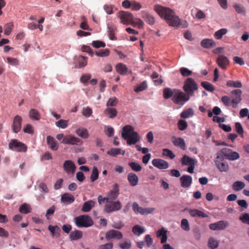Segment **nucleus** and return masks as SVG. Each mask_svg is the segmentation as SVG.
I'll return each mask as SVG.
<instances>
[{
  "label": "nucleus",
  "mask_w": 249,
  "mask_h": 249,
  "mask_svg": "<svg viewBox=\"0 0 249 249\" xmlns=\"http://www.w3.org/2000/svg\"><path fill=\"white\" fill-rule=\"evenodd\" d=\"M154 10L161 18L165 20L169 26L184 28L188 27L187 21L181 20L173 10L159 5H155Z\"/></svg>",
  "instance_id": "obj_1"
},
{
  "label": "nucleus",
  "mask_w": 249,
  "mask_h": 249,
  "mask_svg": "<svg viewBox=\"0 0 249 249\" xmlns=\"http://www.w3.org/2000/svg\"><path fill=\"white\" fill-rule=\"evenodd\" d=\"M198 89L197 84L192 78H187L184 81L183 89L190 97L193 96Z\"/></svg>",
  "instance_id": "obj_2"
},
{
  "label": "nucleus",
  "mask_w": 249,
  "mask_h": 249,
  "mask_svg": "<svg viewBox=\"0 0 249 249\" xmlns=\"http://www.w3.org/2000/svg\"><path fill=\"white\" fill-rule=\"evenodd\" d=\"M73 220L78 228H88L92 226L94 224L91 217L86 214L75 217Z\"/></svg>",
  "instance_id": "obj_3"
},
{
  "label": "nucleus",
  "mask_w": 249,
  "mask_h": 249,
  "mask_svg": "<svg viewBox=\"0 0 249 249\" xmlns=\"http://www.w3.org/2000/svg\"><path fill=\"white\" fill-rule=\"evenodd\" d=\"M190 98V97L186 92L178 89H175V95L172 100L175 104L182 106L188 101Z\"/></svg>",
  "instance_id": "obj_4"
},
{
  "label": "nucleus",
  "mask_w": 249,
  "mask_h": 249,
  "mask_svg": "<svg viewBox=\"0 0 249 249\" xmlns=\"http://www.w3.org/2000/svg\"><path fill=\"white\" fill-rule=\"evenodd\" d=\"M225 159L220 152L216 154V157L214 160V162L217 168L220 172H227L229 169V165L225 160Z\"/></svg>",
  "instance_id": "obj_5"
},
{
  "label": "nucleus",
  "mask_w": 249,
  "mask_h": 249,
  "mask_svg": "<svg viewBox=\"0 0 249 249\" xmlns=\"http://www.w3.org/2000/svg\"><path fill=\"white\" fill-rule=\"evenodd\" d=\"M219 152L226 159L229 160H235L240 158V155L238 153L235 151H233L230 148H222Z\"/></svg>",
  "instance_id": "obj_6"
},
{
  "label": "nucleus",
  "mask_w": 249,
  "mask_h": 249,
  "mask_svg": "<svg viewBox=\"0 0 249 249\" xmlns=\"http://www.w3.org/2000/svg\"><path fill=\"white\" fill-rule=\"evenodd\" d=\"M9 148L17 152H25L27 151L26 145L16 139H12L9 143Z\"/></svg>",
  "instance_id": "obj_7"
},
{
  "label": "nucleus",
  "mask_w": 249,
  "mask_h": 249,
  "mask_svg": "<svg viewBox=\"0 0 249 249\" xmlns=\"http://www.w3.org/2000/svg\"><path fill=\"white\" fill-rule=\"evenodd\" d=\"M118 17L121 19V22L124 24H131L133 22V15L130 12L120 11L118 13Z\"/></svg>",
  "instance_id": "obj_8"
},
{
  "label": "nucleus",
  "mask_w": 249,
  "mask_h": 249,
  "mask_svg": "<svg viewBox=\"0 0 249 249\" xmlns=\"http://www.w3.org/2000/svg\"><path fill=\"white\" fill-rule=\"evenodd\" d=\"M133 211L135 213H140L142 215L148 214L153 212V208H142L140 207L137 202H134L132 205Z\"/></svg>",
  "instance_id": "obj_9"
},
{
  "label": "nucleus",
  "mask_w": 249,
  "mask_h": 249,
  "mask_svg": "<svg viewBox=\"0 0 249 249\" xmlns=\"http://www.w3.org/2000/svg\"><path fill=\"white\" fill-rule=\"evenodd\" d=\"M231 94L233 95V98L231 100L232 107L235 108L237 107L238 104L240 103L242 100V91L239 89H236L232 90L231 92Z\"/></svg>",
  "instance_id": "obj_10"
},
{
  "label": "nucleus",
  "mask_w": 249,
  "mask_h": 249,
  "mask_svg": "<svg viewBox=\"0 0 249 249\" xmlns=\"http://www.w3.org/2000/svg\"><path fill=\"white\" fill-rule=\"evenodd\" d=\"M229 223L228 221L225 220L219 221L217 222L210 224L209 228L213 231L223 230L228 227Z\"/></svg>",
  "instance_id": "obj_11"
},
{
  "label": "nucleus",
  "mask_w": 249,
  "mask_h": 249,
  "mask_svg": "<svg viewBox=\"0 0 249 249\" xmlns=\"http://www.w3.org/2000/svg\"><path fill=\"white\" fill-rule=\"evenodd\" d=\"M216 62L218 66L223 70L227 69L230 64L228 58L222 54L219 55L216 59Z\"/></svg>",
  "instance_id": "obj_12"
},
{
  "label": "nucleus",
  "mask_w": 249,
  "mask_h": 249,
  "mask_svg": "<svg viewBox=\"0 0 249 249\" xmlns=\"http://www.w3.org/2000/svg\"><path fill=\"white\" fill-rule=\"evenodd\" d=\"M121 203L119 201L112 202L110 204H106L105 206V211L107 213L119 211L121 208Z\"/></svg>",
  "instance_id": "obj_13"
},
{
  "label": "nucleus",
  "mask_w": 249,
  "mask_h": 249,
  "mask_svg": "<svg viewBox=\"0 0 249 249\" xmlns=\"http://www.w3.org/2000/svg\"><path fill=\"white\" fill-rule=\"evenodd\" d=\"M81 142V140L73 136L69 135L65 136L62 140V143L68 144H78Z\"/></svg>",
  "instance_id": "obj_14"
},
{
  "label": "nucleus",
  "mask_w": 249,
  "mask_h": 249,
  "mask_svg": "<svg viewBox=\"0 0 249 249\" xmlns=\"http://www.w3.org/2000/svg\"><path fill=\"white\" fill-rule=\"evenodd\" d=\"M153 165L160 169H166L169 167V163L160 159H155L152 161Z\"/></svg>",
  "instance_id": "obj_15"
},
{
  "label": "nucleus",
  "mask_w": 249,
  "mask_h": 249,
  "mask_svg": "<svg viewBox=\"0 0 249 249\" xmlns=\"http://www.w3.org/2000/svg\"><path fill=\"white\" fill-rule=\"evenodd\" d=\"M21 122L22 118L20 116L16 115L14 117L12 127L13 130L15 133H17L21 129Z\"/></svg>",
  "instance_id": "obj_16"
},
{
  "label": "nucleus",
  "mask_w": 249,
  "mask_h": 249,
  "mask_svg": "<svg viewBox=\"0 0 249 249\" xmlns=\"http://www.w3.org/2000/svg\"><path fill=\"white\" fill-rule=\"evenodd\" d=\"M123 237L122 233L116 230H111L106 233V238L107 240L116 238V239H121Z\"/></svg>",
  "instance_id": "obj_17"
},
{
  "label": "nucleus",
  "mask_w": 249,
  "mask_h": 249,
  "mask_svg": "<svg viewBox=\"0 0 249 249\" xmlns=\"http://www.w3.org/2000/svg\"><path fill=\"white\" fill-rule=\"evenodd\" d=\"M186 210L188 211L190 215L193 217H196L199 218H205L208 217V215L207 214L197 209H188L185 208L183 211H185Z\"/></svg>",
  "instance_id": "obj_18"
},
{
  "label": "nucleus",
  "mask_w": 249,
  "mask_h": 249,
  "mask_svg": "<svg viewBox=\"0 0 249 249\" xmlns=\"http://www.w3.org/2000/svg\"><path fill=\"white\" fill-rule=\"evenodd\" d=\"M63 168L64 170L68 174H73L75 171L76 166L73 161L70 160H68L64 162Z\"/></svg>",
  "instance_id": "obj_19"
},
{
  "label": "nucleus",
  "mask_w": 249,
  "mask_h": 249,
  "mask_svg": "<svg viewBox=\"0 0 249 249\" xmlns=\"http://www.w3.org/2000/svg\"><path fill=\"white\" fill-rule=\"evenodd\" d=\"M119 195V186L117 184H114L112 186V189L110 190L107 196L112 200L116 199Z\"/></svg>",
  "instance_id": "obj_20"
},
{
  "label": "nucleus",
  "mask_w": 249,
  "mask_h": 249,
  "mask_svg": "<svg viewBox=\"0 0 249 249\" xmlns=\"http://www.w3.org/2000/svg\"><path fill=\"white\" fill-rule=\"evenodd\" d=\"M181 186L183 188H188L192 183V178L189 175H183L180 178Z\"/></svg>",
  "instance_id": "obj_21"
},
{
  "label": "nucleus",
  "mask_w": 249,
  "mask_h": 249,
  "mask_svg": "<svg viewBox=\"0 0 249 249\" xmlns=\"http://www.w3.org/2000/svg\"><path fill=\"white\" fill-rule=\"evenodd\" d=\"M49 231L51 232V234L53 238H58L60 236L61 230L57 225L53 226L50 225L48 228Z\"/></svg>",
  "instance_id": "obj_22"
},
{
  "label": "nucleus",
  "mask_w": 249,
  "mask_h": 249,
  "mask_svg": "<svg viewBox=\"0 0 249 249\" xmlns=\"http://www.w3.org/2000/svg\"><path fill=\"white\" fill-rule=\"evenodd\" d=\"M134 131V128L130 125H127L124 126L123 128L122 132V137L124 140H126V139L129 138V136L131 135V133Z\"/></svg>",
  "instance_id": "obj_23"
},
{
  "label": "nucleus",
  "mask_w": 249,
  "mask_h": 249,
  "mask_svg": "<svg viewBox=\"0 0 249 249\" xmlns=\"http://www.w3.org/2000/svg\"><path fill=\"white\" fill-rule=\"evenodd\" d=\"M140 140V137L138 133L136 131H133L129 136L128 139H126L127 143L128 145L134 144Z\"/></svg>",
  "instance_id": "obj_24"
},
{
  "label": "nucleus",
  "mask_w": 249,
  "mask_h": 249,
  "mask_svg": "<svg viewBox=\"0 0 249 249\" xmlns=\"http://www.w3.org/2000/svg\"><path fill=\"white\" fill-rule=\"evenodd\" d=\"M172 142L175 146L180 147L181 149L184 150L186 149V144L183 139L173 137Z\"/></svg>",
  "instance_id": "obj_25"
},
{
  "label": "nucleus",
  "mask_w": 249,
  "mask_h": 249,
  "mask_svg": "<svg viewBox=\"0 0 249 249\" xmlns=\"http://www.w3.org/2000/svg\"><path fill=\"white\" fill-rule=\"evenodd\" d=\"M47 142L49 147L52 150H56L58 148V143L53 137L51 136H47Z\"/></svg>",
  "instance_id": "obj_26"
},
{
  "label": "nucleus",
  "mask_w": 249,
  "mask_h": 249,
  "mask_svg": "<svg viewBox=\"0 0 249 249\" xmlns=\"http://www.w3.org/2000/svg\"><path fill=\"white\" fill-rule=\"evenodd\" d=\"M74 197L71 194L65 193L61 198V201L62 203L65 204H70L72 203L74 201Z\"/></svg>",
  "instance_id": "obj_27"
},
{
  "label": "nucleus",
  "mask_w": 249,
  "mask_h": 249,
  "mask_svg": "<svg viewBox=\"0 0 249 249\" xmlns=\"http://www.w3.org/2000/svg\"><path fill=\"white\" fill-rule=\"evenodd\" d=\"M116 70L117 72L121 75H124L127 74L128 69L127 66L122 63H119L116 65Z\"/></svg>",
  "instance_id": "obj_28"
},
{
  "label": "nucleus",
  "mask_w": 249,
  "mask_h": 249,
  "mask_svg": "<svg viewBox=\"0 0 249 249\" xmlns=\"http://www.w3.org/2000/svg\"><path fill=\"white\" fill-rule=\"evenodd\" d=\"M142 18L150 25H153L155 23V19L154 17L146 12H142Z\"/></svg>",
  "instance_id": "obj_29"
},
{
  "label": "nucleus",
  "mask_w": 249,
  "mask_h": 249,
  "mask_svg": "<svg viewBox=\"0 0 249 249\" xmlns=\"http://www.w3.org/2000/svg\"><path fill=\"white\" fill-rule=\"evenodd\" d=\"M127 179L132 186H135L138 184L139 178L138 176L133 173H130L127 175Z\"/></svg>",
  "instance_id": "obj_30"
},
{
  "label": "nucleus",
  "mask_w": 249,
  "mask_h": 249,
  "mask_svg": "<svg viewBox=\"0 0 249 249\" xmlns=\"http://www.w3.org/2000/svg\"><path fill=\"white\" fill-rule=\"evenodd\" d=\"M104 113L105 115L108 116L109 118L113 119L117 116L118 111L115 108L107 107L104 110Z\"/></svg>",
  "instance_id": "obj_31"
},
{
  "label": "nucleus",
  "mask_w": 249,
  "mask_h": 249,
  "mask_svg": "<svg viewBox=\"0 0 249 249\" xmlns=\"http://www.w3.org/2000/svg\"><path fill=\"white\" fill-rule=\"evenodd\" d=\"M180 161L183 165H190L195 164L196 160L189 157L188 156L185 155L181 159Z\"/></svg>",
  "instance_id": "obj_32"
},
{
  "label": "nucleus",
  "mask_w": 249,
  "mask_h": 249,
  "mask_svg": "<svg viewBox=\"0 0 249 249\" xmlns=\"http://www.w3.org/2000/svg\"><path fill=\"white\" fill-rule=\"evenodd\" d=\"M201 45L204 48H210L215 47L216 43L212 39H204L201 41Z\"/></svg>",
  "instance_id": "obj_33"
},
{
  "label": "nucleus",
  "mask_w": 249,
  "mask_h": 249,
  "mask_svg": "<svg viewBox=\"0 0 249 249\" xmlns=\"http://www.w3.org/2000/svg\"><path fill=\"white\" fill-rule=\"evenodd\" d=\"M95 202L92 200H89L85 202L82 208L83 212H89L94 206Z\"/></svg>",
  "instance_id": "obj_34"
},
{
  "label": "nucleus",
  "mask_w": 249,
  "mask_h": 249,
  "mask_svg": "<svg viewBox=\"0 0 249 249\" xmlns=\"http://www.w3.org/2000/svg\"><path fill=\"white\" fill-rule=\"evenodd\" d=\"M83 237V233L79 230H75L71 232L70 238L71 240H77L82 238Z\"/></svg>",
  "instance_id": "obj_35"
},
{
  "label": "nucleus",
  "mask_w": 249,
  "mask_h": 249,
  "mask_svg": "<svg viewBox=\"0 0 249 249\" xmlns=\"http://www.w3.org/2000/svg\"><path fill=\"white\" fill-rule=\"evenodd\" d=\"M75 133L77 135L84 139H86L89 136L88 130L83 127H81L77 129L76 130Z\"/></svg>",
  "instance_id": "obj_36"
},
{
  "label": "nucleus",
  "mask_w": 249,
  "mask_h": 249,
  "mask_svg": "<svg viewBox=\"0 0 249 249\" xmlns=\"http://www.w3.org/2000/svg\"><path fill=\"white\" fill-rule=\"evenodd\" d=\"M194 115V110L192 108H189L183 111L180 114V117L182 118L187 119L192 117Z\"/></svg>",
  "instance_id": "obj_37"
},
{
  "label": "nucleus",
  "mask_w": 249,
  "mask_h": 249,
  "mask_svg": "<svg viewBox=\"0 0 249 249\" xmlns=\"http://www.w3.org/2000/svg\"><path fill=\"white\" fill-rule=\"evenodd\" d=\"M132 231L133 233L137 236H140L141 234L145 232L144 228L139 225L134 226L132 228Z\"/></svg>",
  "instance_id": "obj_38"
},
{
  "label": "nucleus",
  "mask_w": 249,
  "mask_h": 249,
  "mask_svg": "<svg viewBox=\"0 0 249 249\" xmlns=\"http://www.w3.org/2000/svg\"><path fill=\"white\" fill-rule=\"evenodd\" d=\"M228 33V30L226 28L221 29L214 34V37L215 39L219 40L221 39L223 36Z\"/></svg>",
  "instance_id": "obj_39"
},
{
  "label": "nucleus",
  "mask_w": 249,
  "mask_h": 249,
  "mask_svg": "<svg viewBox=\"0 0 249 249\" xmlns=\"http://www.w3.org/2000/svg\"><path fill=\"white\" fill-rule=\"evenodd\" d=\"M31 208L30 206L27 203H23L22 204L19 208V211L23 214H27L31 212Z\"/></svg>",
  "instance_id": "obj_40"
},
{
  "label": "nucleus",
  "mask_w": 249,
  "mask_h": 249,
  "mask_svg": "<svg viewBox=\"0 0 249 249\" xmlns=\"http://www.w3.org/2000/svg\"><path fill=\"white\" fill-rule=\"evenodd\" d=\"M245 187V184L243 182L236 181L234 182L232 186V189L235 191H239Z\"/></svg>",
  "instance_id": "obj_41"
},
{
  "label": "nucleus",
  "mask_w": 249,
  "mask_h": 249,
  "mask_svg": "<svg viewBox=\"0 0 249 249\" xmlns=\"http://www.w3.org/2000/svg\"><path fill=\"white\" fill-rule=\"evenodd\" d=\"M29 117L31 119L38 121L40 119L38 111L35 109H31L29 111Z\"/></svg>",
  "instance_id": "obj_42"
},
{
  "label": "nucleus",
  "mask_w": 249,
  "mask_h": 249,
  "mask_svg": "<svg viewBox=\"0 0 249 249\" xmlns=\"http://www.w3.org/2000/svg\"><path fill=\"white\" fill-rule=\"evenodd\" d=\"M175 95V89H172L170 88H165L163 90V97L165 99H169L174 97Z\"/></svg>",
  "instance_id": "obj_43"
},
{
  "label": "nucleus",
  "mask_w": 249,
  "mask_h": 249,
  "mask_svg": "<svg viewBox=\"0 0 249 249\" xmlns=\"http://www.w3.org/2000/svg\"><path fill=\"white\" fill-rule=\"evenodd\" d=\"M201 86L207 91L213 92L215 90L213 86L207 81H203L201 83Z\"/></svg>",
  "instance_id": "obj_44"
},
{
  "label": "nucleus",
  "mask_w": 249,
  "mask_h": 249,
  "mask_svg": "<svg viewBox=\"0 0 249 249\" xmlns=\"http://www.w3.org/2000/svg\"><path fill=\"white\" fill-rule=\"evenodd\" d=\"M99 172L96 167L94 166L90 175V179L91 182H94L98 178Z\"/></svg>",
  "instance_id": "obj_45"
},
{
  "label": "nucleus",
  "mask_w": 249,
  "mask_h": 249,
  "mask_svg": "<svg viewBox=\"0 0 249 249\" xmlns=\"http://www.w3.org/2000/svg\"><path fill=\"white\" fill-rule=\"evenodd\" d=\"M227 86L229 87L241 88L242 83L239 81H234L232 80H229L227 82Z\"/></svg>",
  "instance_id": "obj_46"
},
{
  "label": "nucleus",
  "mask_w": 249,
  "mask_h": 249,
  "mask_svg": "<svg viewBox=\"0 0 249 249\" xmlns=\"http://www.w3.org/2000/svg\"><path fill=\"white\" fill-rule=\"evenodd\" d=\"M119 246L121 249H130L131 247V242L129 240L119 243Z\"/></svg>",
  "instance_id": "obj_47"
},
{
  "label": "nucleus",
  "mask_w": 249,
  "mask_h": 249,
  "mask_svg": "<svg viewBox=\"0 0 249 249\" xmlns=\"http://www.w3.org/2000/svg\"><path fill=\"white\" fill-rule=\"evenodd\" d=\"M208 246L211 249H214L218 246V242L213 237H211L209 240Z\"/></svg>",
  "instance_id": "obj_48"
},
{
  "label": "nucleus",
  "mask_w": 249,
  "mask_h": 249,
  "mask_svg": "<svg viewBox=\"0 0 249 249\" xmlns=\"http://www.w3.org/2000/svg\"><path fill=\"white\" fill-rule=\"evenodd\" d=\"M128 165L131 168L132 170L136 171L139 172L142 170V166L140 164L136 162H131L128 163Z\"/></svg>",
  "instance_id": "obj_49"
},
{
  "label": "nucleus",
  "mask_w": 249,
  "mask_h": 249,
  "mask_svg": "<svg viewBox=\"0 0 249 249\" xmlns=\"http://www.w3.org/2000/svg\"><path fill=\"white\" fill-rule=\"evenodd\" d=\"M179 71L184 77L189 76L193 73L192 71L185 67L180 68Z\"/></svg>",
  "instance_id": "obj_50"
},
{
  "label": "nucleus",
  "mask_w": 249,
  "mask_h": 249,
  "mask_svg": "<svg viewBox=\"0 0 249 249\" xmlns=\"http://www.w3.org/2000/svg\"><path fill=\"white\" fill-rule=\"evenodd\" d=\"M181 227L185 231H189L190 230L189 222L187 219L183 218L181 220Z\"/></svg>",
  "instance_id": "obj_51"
},
{
  "label": "nucleus",
  "mask_w": 249,
  "mask_h": 249,
  "mask_svg": "<svg viewBox=\"0 0 249 249\" xmlns=\"http://www.w3.org/2000/svg\"><path fill=\"white\" fill-rule=\"evenodd\" d=\"M162 155L170 158L171 159H173L175 157V155L173 152L168 149H163L162 150Z\"/></svg>",
  "instance_id": "obj_52"
},
{
  "label": "nucleus",
  "mask_w": 249,
  "mask_h": 249,
  "mask_svg": "<svg viewBox=\"0 0 249 249\" xmlns=\"http://www.w3.org/2000/svg\"><path fill=\"white\" fill-rule=\"evenodd\" d=\"M235 129L237 133L242 137H243L244 130L241 124L237 122L235 124Z\"/></svg>",
  "instance_id": "obj_53"
},
{
  "label": "nucleus",
  "mask_w": 249,
  "mask_h": 249,
  "mask_svg": "<svg viewBox=\"0 0 249 249\" xmlns=\"http://www.w3.org/2000/svg\"><path fill=\"white\" fill-rule=\"evenodd\" d=\"M68 122L67 120L61 119L56 122L55 124L57 127L64 129L68 126Z\"/></svg>",
  "instance_id": "obj_54"
},
{
  "label": "nucleus",
  "mask_w": 249,
  "mask_h": 249,
  "mask_svg": "<svg viewBox=\"0 0 249 249\" xmlns=\"http://www.w3.org/2000/svg\"><path fill=\"white\" fill-rule=\"evenodd\" d=\"M235 11L239 14L245 15L246 10L245 8L238 4H235L233 6Z\"/></svg>",
  "instance_id": "obj_55"
},
{
  "label": "nucleus",
  "mask_w": 249,
  "mask_h": 249,
  "mask_svg": "<svg viewBox=\"0 0 249 249\" xmlns=\"http://www.w3.org/2000/svg\"><path fill=\"white\" fill-rule=\"evenodd\" d=\"M105 134L109 137L113 136L114 130L113 127L109 126H105Z\"/></svg>",
  "instance_id": "obj_56"
},
{
  "label": "nucleus",
  "mask_w": 249,
  "mask_h": 249,
  "mask_svg": "<svg viewBox=\"0 0 249 249\" xmlns=\"http://www.w3.org/2000/svg\"><path fill=\"white\" fill-rule=\"evenodd\" d=\"M121 150L120 148H112L107 152V154L112 156L116 157L117 155L121 154Z\"/></svg>",
  "instance_id": "obj_57"
},
{
  "label": "nucleus",
  "mask_w": 249,
  "mask_h": 249,
  "mask_svg": "<svg viewBox=\"0 0 249 249\" xmlns=\"http://www.w3.org/2000/svg\"><path fill=\"white\" fill-rule=\"evenodd\" d=\"M147 87V85L146 81H143L142 83H141L139 86L136 87L135 89L134 90L136 92H139L146 89Z\"/></svg>",
  "instance_id": "obj_58"
},
{
  "label": "nucleus",
  "mask_w": 249,
  "mask_h": 249,
  "mask_svg": "<svg viewBox=\"0 0 249 249\" xmlns=\"http://www.w3.org/2000/svg\"><path fill=\"white\" fill-rule=\"evenodd\" d=\"M178 126L180 130H184L187 128L188 124L185 120H180L178 123Z\"/></svg>",
  "instance_id": "obj_59"
},
{
  "label": "nucleus",
  "mask_w": 249,
  "mask_h": 249,
  "mask_svg": "<svg viewBox=\"0 0 249 249\" xmlns=\"http://www.w3.org/2000/svg\"><path fill=\"white\" fill-rule=\"evenodd\" d=\"M13 26L14 25L12 22L7 23L4 26V34H5L6 35H10L13 28Z\"/></svg>",
  "instance_id": "obj_60"
},
{
  "label": "nucleus",
  "mask_w": 249,
  "mask_h": 249,
  "mask_svg": "<svg viewBox=\"0 0 249 249\" xmlns=\"http://www.w3.org/2000/svg\"><path fill=\"white\" fill-rule=\"evenodd\" d=\"M117 104V99L116 97H112L108 99L107 103V106L109 107H115Z\"/></svg>",
  "instance_id": "obj_61"
},
{
  "label": "nucleus",
  "mask_w": 249,
  "mask_h": 249,
  "mask_svg": "<svg viewBox=\"0 0 249 249\" xmlns=\"http://www.w3.org/2000/svg\"><path fill=\"white\" fill-rule=\"evenodd\" d=\"M96 55L101 57L107 56L109 54V51L108 49H106L102 50L95 53Z\"/></svg>",
  "instance_id": "obj_62"
},
{
  "label": "nucleus",
  "mask_w": 249,
  "mask_h": 249,
  "mask_svg": "<svg viewBox=\"0 0 249 249\" xmlns=\"http://www.w3.org/2000/svg\"><path fill=\"white\" fill-rule=\"evenodd\" d=\"M82 113L84 116L89 117L92 113V110L90 107H88L83 108Z\"/></svg>",
  "instance_id": "obj_63"
},
{
  "label": "nucleus",
  "mask_w": 249,
  "mask_h": 249,
  "mask_svg": "<svg viewBox=\"0 0 249 249\" xmlns=\"http://www.w3.org/2000/svg\"><path fill=\"white\" fill-rule=\"evenodd\" d=\"M239 219L244 223L249 225V214L245 213L240 216Z\"/></svg>",
  "instance_id": "obj_64"
}]
</instances>
